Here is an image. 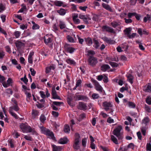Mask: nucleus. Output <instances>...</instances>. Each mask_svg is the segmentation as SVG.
<instances>
[{"label": "nucleus", "mask_w": 151, "mask_h": 151, "mask_svg": "<svg viewBox=\"0 0 151 151\" xmlns=\"http://www.w3.org/2000/svg\"><path fill=\"white\" fill-rule=\"evenodd\" d=\"M110 67L109 65L107 64H104L102 65L101 67V70L105 72L107 70L109 69Z\"/></svg>", "instance_id": "412c9836"}, {"label": "nucleus", "mask_w": 151, "mask_h": 151, "mask_svg": "<svg viewBox=\"0 0 151 151\" xmlns=\"http://www.w3.org/2000/svg\"><path fill=\"white\" fill-rule=\"evenodd\" d=\"M27 9L26 6L25 5L24 6L22 7L20 10H19L18 12L17 13H22L23 12L24 10Z\"/></svg>", "instance_id": "5fc2aeb1"}, {"label": "nucleus", "mask_w": 151, "mask_h": 151, "mask_svg": "<svg viewBox=\"0 0 151 151\" xmlns=\"http://www.w3.org/2000/svg\"><path fill=\"white\" fill-rule=\"evenodd\" d=\"M13 134L15 137L16 138H18V137L20 135L18 132L16 131H14L13 132Z\"/></svg>", "instance_id": "338daca9"}, {"label": "nucleus", "mask_w": 151, "mask_h": 151, "mask_svg": "<svg viewBox=\"0 0 151 151\" xmlns=\"http://www.w3.org/2000/svg\"><path fill=\"white\" fill-rule=\"evenodd\" d=\"M88 61L90 65L93 67L95 66L98 62L97 59L94 57H88Z\"/></svg>", "instance_id": "39448f33"}, {"label": "nucleus", "mask_w": 151, "mask_h": 151, "mask_svg": "<svg viewBox=\"0 0 151 151\" xmlns=\"http://www.w3.org/2000/svg\"><path fill=\"white\" fill-rule=\"evenodd\" d=\"M20 80L23 82L25 84H27V83L28 81V80L26 78V75H24V77L21 78Z\"/></svg>", "instance_id": "4c0bfd02"}, {"label": "nucleus", "mask_w": 151, "mask_h": 151, "mask_svg": "<svg viewBox=\"0 0 151 151\" xmlns=\"http://www.w3.org/2000/svg\"><path fill=\"white\" fill-rule=\"evenodd\" d=\"M67 142L68 139L65 137H64L63 138H60L58 141V143L61 144H66L67 143Z\"/></svg>", "instance_id": "a211bd4d"}, {"label": "nucleus", "mask_w": 151, "mask_h": 151, "mask_svg": "<svg viewBox=\"0 0 151 151\" xmlns=\"http://www.w3.org/2000/svg\"><path fill=\"white\" fill-rule=\"evenodd\" d=\"M64 130L65 132L68 133L70 130V128L68 125H65L64 128Z\"/></svg>", "instance_id": "473e14b6"}, {"label": "nucleus", "mask_w": 151, "mask_h": 151, "mask_svg": "<svg viewBox=\"0 0 151 151\" xmlns=\"http://www.w3.org/2000/svg\"><path fill=\"white\" fill-rule=\"evenodd\" d=\"M103 106L104 107V109L107 111L112 106V105L110 103L104 102L103 103Z\"/></svg>", "instance_id": "1a4fd4ad"}, {"label": "nucleus", "mask_w": 151, "mask_h": 151, "mask_svg": "<svg viewBox=\"0 0 151 151\" xmlns=\"http://www.w3.org/2000/svg\"><path fill=\"white\" fill-rule=\"evenodd\" d=\"M128 105L129 106L130 108H134L135 107V104L132 102H129L128 103Z\"/></svg>", "instance_id": "052dcab7"}, {"label": "nucleus", "mask_w": 151, "mask_h": 151, "mask_svg": "<svg viewBox=\"0 0 151 151\" xmlns=\"http://www.w3.org/2000/svg\"><path fill=\"white\" fill-rule=\"evenodd\" d=\"M102 5L103 7L105 9L109 11L110 12H112V9L111 7L105 3H103Z\"/></svg>", "instance_id": "bb28decb"}, {"label": "nucleus", "mask_w": 151, "mask_h": 151, "mask_svg": "<svg viewBox=\"0 0 151 151\" xmlns=\"http://www.w3.org/2000/svg\"><path fill=\"white\" fill-rule=\"evenodd\" d=\"M77 108L78 109L84 111H85V104L82 102H80Z\"/></svg>", "instance_id": "dca6fc26"}, {"label": "nucleus", "mask_w": 151, "mask_h": 151, "mask_svg": "<svg viewBox=\"0 0 151 151\" xmlns=\"http://www.w3.org/2000/svg\"><path fill=\"white\" fill-rule=\"evenodd\" d=\"M55 69V67L53 65H50L46 67L45 72L46 74L49 73L51 71V70H54Z\"/></svg>", "instance_id": "f3484780"}, {"label": "nucleus", "mask_w": 151, "mask_h": 151, "mask_svg": "<svg viewBox=\"0 0 151 151\" xmlns=\"http://www.w3.org/2000/svg\"><path fill=\"white\" fill-rule=\"evenodd\" d=\"M122 129V126L119 125L116 127L113 132V134L116 136L119 139H122L123 138V137L120 133V131Z\"/></svg>", "instance_id": "7ed1b4c3"}, {"label": "nucleus", "mask_w": 151, "mask_h": 151, "mask_svg": "<svg viewBox=\"0 0 151 151\" xmlns=\"http://www.w3.org/2000/svg\"><path fill=\"white\" fill-rule=\"evenodd\" d=\"M145 109L147 112L149 113L151 112L150 108L148 106L145 105Z\"/></svg>", "instance_id": "13d9d810"}, {"label": "nucleus", "mask_w": 151, "mask_h": 151, "mask_svg": "<svg viewBox=\"0 0 151 151\" xmlns=\"http://www.w3.org/2000/svg\"><path fill=\"white\" fill-rule=\"evenodd\" d=\"M146 150L147 151H151V144L150 143H147L146 146Z\"/></svg>", "instance_id": "de8ad7c7"}, {"label": "nucleus", "mask_w": 151, "mask_h": 151, "mask_svg": "<svg viewBox=\"0 0 151 151\" xmlns=\"http://www.w3.org/2000/svg\"><path fill=\"white\" fill-rule=\"evenodd\" d=\"M131 27H128L126 28L124 30V32L127 37H128V36L131 33Z\"/></svg>", "instance_id": "aec40b11"}, {"label": "nucleus", "mask_w": 151, "mask_h": 151, "mask_svg": "<svg viewBox=\"0 0 151 151\" xmlns=\"http://www.w3.org/2000/svg\"><path fill=\"white\" fill-rule=\"evenodd\" d=\"M24 138L26 140H27L32 141L33 140V139L31 137L28 136L27 135H25Z\"/></svg>", "instance_id": "bf43d9fd"}, {"label": "nucleus", "mask_w": 151, "mask_h": 151, "mask_svg": "<svg viewBox=\"0 0 151 151\" xmlns=\"http://www.w3.org/2000/svg\"><path fill=\"white\" fill-rule=\"evenodd\" d=\"M37 102L38 103V104H36V106L39 109H41L44 107V105L42 104L39 103L38 102Z\"/></svg>", "instance_id": "e2e57ef3"}, {"label": "nucleus", "mask_w": 151, "mask_h": 151, "mask_svg": "<svg viewBox=\"0 0 151 151\" xmlns=\"http://www.w3.org/2000/svg\"><path fill=\"white\" fill-rule=\"evenodd\" d=\"M66 62L68 64L70 65H73L75 66L76 65V63L73 59L70 58H67L65 60Z\"/></svg>", "instance_id": "ddd939ff"}, {"label": "nucleus", "mask_w": 151, "mask_h": 151, "mask_svg": "<svg viewBox=\"0 0 151 151\" xmlns=\"http://www.w3.org/2000/svg\"><path fill=\"white\" fill-rule=\"evenodd\" d=\"M104 30H105L107 32L111 33H114V29L111 28L106 25L104 26L102 28Z\"/></svg>", "instance_id": "2eb2a0df"}, {"label": "nucleus", "mask_w": 151, "mask_h": 151, "mask_svg": "<svg viewBox=\"0 0 151 151\" xmlns=\"http://www.w3.org/2000/svg\"><path fill=\"white\" fill-rule=\"evenodd\" d=\"M52 147L53 151H60L62 149V148L60 146H56L54 145H53Z\"/></svg>", "instance_id": "393cba45"}, {"label": "nucleus", "mask_w": 151, "mask_h": 151, "mask_svg": "<svg viewBox=\"0 0 151 151\" xmlns=\"http://www.w3.org/2000/svg\"><path fill=\"white\" fill-rule=\"evenodd\" d=\"M20 127L24 133H32V134H36L37 132L34 128H32L27 123H22L20 125Z\"/></svg>", "instance_id": "f257e3e1"}, {"label": "nucleus", "mask_w": 151, "mask_h": 151, "mask_svg": "<svg viewBox=\"0 0 151 151\" xmlns=\"http://www.w3.org/2000/svg\"><path fill=\"white\" fill-rule=\"evenodd\" d=\"M92 97L93 99H97L99 98V96L98 94L94 93L92 95Z\"/></svg>", "instance_id": "6e6d98bb"}, {"label": "nucleus", "mask_w": 151, "mask_h": 151, "mask_svg": "<svg viewBox=\"0 0 151 151\" xmlns=\"http://www.w3.org/2000/svg\"><path fill=\"white\" fill-rule=\"evenodd\" d=\"M9 113L11 115L13 116L14 118H15L16 119H18V116L17 114L13 112L12 111H9Z\"/></svg>", "instance_id": "a18cd8bd"}, {"label": "nucleus", "mask_w": 151, "mask_h": 151, "mask_svg": "<svg viewBox=\"0 0 151 151\" xmlns=\"http://www.w3.org/2000/svg\"><path fill=\"white\" fill-rule=\"evenodd\" d=\"M85 99V96H83L78 95L76 96V99L77 100H83Z\"/></svg>", "instance_id": "e433bc0d"}, {"label": "nucleus", "mask_w": 151, "mask_h": 151, "mask_svg": "<svg viewBox=\"0 0 151 151\" xmlns=\"http://www.w3.org/2000/svg\"><path fill=\"white\" fill-rule=\"evenodd\" d=\"M146 102L149 105L151 104V97L149 96H147V98L146 99Z\"/></svg>", "instance_id": "3c124183"}, {"label": "nucleus", "mask_w": 151, "mask_h": 151, "mask_svg": "<svg viewBox=\"0 0 151 151\" xmlns=\"http://www.w3.org/2000/svg\"><path fill=\"white\" fill-rule=\"evenodd\" d=\"M127 78V80L129 81L131 84L133 83V77L131 74H129L128 75H126Z\"/></svg>", "instance_id": "a878e982"}, {"label": "nucleus", "mask_w": 151, "mask_h": 151, "mask_svg": "<svg viewBox=\"0 0 151 151\" xmlns=\"http://www.w3.org/2000/svg\"><path fill=\"white\" fill-rule=\"evenodd\" d=\"M93 43L95 45L94 46V47L96 49H97L99 46V42L96 40H93Z\"/></svg>", "instance_id": "58836bf2"}, {"label": "nucleus", "mask_w": 151, "mask_h": 151, "mask_svg": "<svg viewBox=\"0 0 151 151\" xmlns=\"http://www.w3.org/2000/svg\"><path fill=\"white\" fill-rule=\"evenodd\" d=\"M40 129L42 133L46 136L50 137V138L53 140L56 141L53 133L49 129L45 128L43 126L41 127Z\"/></svg>", "instance_id": "f03ea898"}, {"label": "nucleus", "mask_w": 151, "mask_h": 151, "mask_svg": "<svg viewBox=\"0 0 151 151\" xmlns=\"http://www.w3.org/2000/svg\"><path fill=\"white\" fill-rule=\"evenodd\" d=\"M30 71L31 72V75L32 76H35L36 73V71L32 68H30Z\"/></svg>", "instance_id": "680f3d73"}, {"label": "nucleus", "mask_w": 151, "mask_h": 151, "mask_svg": "<svg viewBox=\"0 0 151 151\" xmlns=\"http://www.w3.org/2000/svg\"><path fill=\"white\" fill-rule=\"evenodd\" d=\"M111 24L114 28H116L117 26L119 25V23L115 22H111Z\"/></svg>", "instance_id": "37998d69"}, {"label": "nucleus", "mask_w": 151, "mask_h": 151, "mask_svg": "<svg viewBox=\"0 0 151 151\" xmlns=\"http://www.w3.org/2000/svg\"><path fill=\"white\" fill-rule=\"evenodd\" d=\"M86 44L89 46L91 45L92 43V40L90 38H88L87 39H86Z\"/></svg>", "instance_id": "72a5a7b5"}, {"label": "nucleus", "mask_w": 151, "mask_h": 151, "mask_svg": "<svg viewBox=\"0 0 151 151\" xmlns=\"http://www.w3.org/2000/svg\"><path fill=\"white\" fill-rule=\"evenodd\" d=\"M64 47L65 51L70 54L73 53L75 50L74 48L70 47L69 44L66 43L64 45Z\"/></svg>", "instance_id": "423d86ee"}, {"label": "nucleus", "mask_w": 151, "mask_h": 151, "mask_svg": "<svg viewBox=\"0 0 151 151\" xmlns=\"http://www.w3.org/2000/svg\"><path fill=\"white\" fill-rule=\"evenodd\" d=\"M0 32L4 34L5 37H6V36L7 35V34L6 32L1 27H0Z\"/></svg>", "instance_id": "0e129e2a"}, {"label": "nucleus", "mask_w": 151, "mask_h": 151, "mask_svg": "<svg viewBox=\"0 0 151 151\" xmlns=\"http://www.w3.org/2000/svg\"><path fill=\"white\" fill-rule=\"evenodd\" d=\"M21 34V32L19 31H15L14 33V35L16 38L19 37Z\"/></svg>", "instance_id": "f704fd0d"}, {"label": "nucleus", "mask_w": 151, "mask_h": 151, "mask_svg": "<svg viewBox=\"0 0 151 151\" xmlns=\"http://www.w3.org/2000/svg\"><path fill=\"white\" fill-rule=\"evenodd\" d=\"M67 10L63 8H61L60 9L57 10V12L60 15L63 16L66 14Z\"/></svg>", "instance_id": "4468645a"}, {"label": "nucleus", "mask_w": 151, "mask_h": 151, "mask_svg": "<svg viewBox=\"0 0 151 151\" xmlns=\"http://www.w3.org/2000/svg\"><path fill=\"white\" fill-rule=\"evenodd\" d=\"M67 38L69 42L72 43H73L75 42V41L74 39L70 35H68L67 37Z\"/></svg>", "instance_id": "ea45409f"}, {"label": "nucleus", "mask_w": 151, "mask_h": 151, "mask_svg": "<svg viewBox=\"0 0 151 151\" xmlns=\"http://www.w3.org/2000/svg\"><path fill=\"white\" fill-rule=\"evenodd\" d=\"M19 108L18 105H14L9 108V110L10 111H13V110H14L15 111L17 112L19 110Z\"/></svg>", "instance_id": "6ab92c4d"}, {"label": "nucleus", "mask_w": 151, "mask_h": 151, "mask_svg": "<svg viewBox=\"0 0 151 151\" xmlns=\"http://www.w3.org/2000/svg\"><path fill=\"white\" fill-rule=\"evenodd\" d=\"M104 40L107 43L110 44H113L114 43L115 41L113 40H112L111 39L109 38L106 37H104Z\"/></svg>", "instance_id": "5701e85b"}, {"label": "nucleus", "mask_w": 151, "mask_h": 151, "mask_svg": "<svg viewBox=\"0 0 151 151\" xmlns=\"http://www.w3.org/2000/svg\"><path fill=\"white\" fill-rule=\"evenodd\" d=\"M32 23L33 24V26L32 27V29H37L39 28L40 27L38 25L35 24L34 22H33Z\"/></svg>", "instance_id": "c03bdc74"}, {"label": "nucleus", "mask_w": 151, "mask_h": 151, "mask_svg": "<svg viewBox=\"0 0 151 151\" xmlns=\"http://www.w3.org/2000/svg\"><path fill=\"white\" fill-rule=\"evenodd\" d=\"M111 140L116 145L118 144L117 140L114 136L111 135Z\"/></svg>", "instance_id": "2f4dec72"}, {"label": "nucleus", "mask_w": 151, "mask_h": 151, "mask_svg": "<svg viewBox=\"0 0 151 151\" xmlns=\"http://www.w3.org/2000/svg\"><path fill=\"white\" fill-rule=\"evenodd\" d=\"M40 119L41 122L43 123L46 120V118L44 114H42L40 116Z\"/></svg>", "instance_id": "c9c22d12"}, {"label": "nucleus", "mask_w": 151, "mask_h": 151, "mask_svg": "<svg viewBox=\"0 0 151 151\" xmlns=\"http://www.w3.org/2000/svg\"><path fill=\"white\" fill-rule=\"evenodd\" d=\"M109 64L113 67H117L119 65L118 64L113 62H110Z\"/></svg>", "instance_id": "a19ab883"}, {"label": "nucleus", "mask_w": 151, "mask_h": 151, "mask_svg": "<svg viewBox=\"0 0 151 151\" xmlns=\"http://www.w3.org/2000/svg\"><path fill=\"white\" fill-rule=\"evenodd\" d=\"M52 115L55 117H57L59 115V113L58 112L54 111H52Z\"/></svg>", "instance_id": "69168bd1"}, {"label": "nucleus", "mask_w": 151, "mask_h": 151, "mask_svg": "<svg viewBox=\"0 0 151 151\" xmlns=\"http://www.w3.org/2000/svg\"><path fill=\"white\" fill-rule=\"evenodd\" d=\"M95 54L93 50H89L87 51V55L88 57H93V56Z\"/></svg>", "instance_id": "c85d7f7f"}, {"label": "nucleus", "mask_w": 151, "mask_h": 151, "mask_svg": "<svg viewBox=\"0 0 151 151\" xmlns=\"http://www.w3.org/2000/svg\"><path fill=\"white\" fill-rule=\"evenodd\" d=\"M63 4V2L60 1L56 0L54 2V5L58 6H62Z\"/></svg>", "instance_id": "cd10ccee"}, {"label": "nucleus", "mask_w": 151, "mask_h": 151, "mask_svg": "<svg viewBox=\"0 0 151 151\" xmlns=\"http://www.w3.org/2000/svg\"><path fill=\"white\" fill-rule=\"evenodd\" d=\"M59 27L61 29H64L66 27V25L65 24V23L62 21H60L59 24Z\"/></svg>", "instance_id": "7c9ffc66"}, {"label": "nucleus", "mask_w": 151, "mask_h": 151, "mask_svg": "<svg viewBox=\"0 0 151 151\" xmlns=\"http://www.w3.org/2000/svg\"><path fill=\"white\" fill-rule=\"evenodd\" d=\"M5 48L6 49V52H8L9 53H10L11 52V49L9 47V46L8 45L6 46L5 47Z\"/></svg>", "instance_id": "4d7b16f0"}, {"label": "nucleus", "mask_w": 151, "mask_h": 151, "mask_svg": "<svg viewBox=\"0 0 151 151\" xmlns=\"http://www.w3.org/2000/svg\"><path fill=\"white\" fill-rule=\"evenodd\" d=\"M62 103V102H59V101H54L52 102V105H54L57 106H60V105Z\"/></svg>", "instance_id": "603ef678"}, {"label": "nucleus", "mask_w": 151, "mask_h": 151, "mask_svg": "<svg viewBox=\"0 0 151 151\" xmlns=\"http://www.w3.org/2000/svg\"><path fill=\"white\" fill-rule=\"evenodd\" d=\"M5 53L1 49H0V59H2L5 56Z\"/></svg>", "instance_id": "79ce46f5"}, {"label": "nucleus", "mask_w": 151, "mask_h": 151, "mask_svg": "<svg viewBox=\"0 0 151 151\" xmlns=\"http://www.w3.org/2000/svg\"><path fill=\"white\" fill-rule=\"evenodd\" d=\"M5 80V77L0 74V82L2 83V85L3 84V83L5 82L4 81Z\"/></svg>", "instance_id": "49530a36"}, {"label": "nucleus", "mask_w": 151, "mask_h": 151, "mask_svg": "<svg viewBox=\"0 0 151 151\" xmlns=\"http://www.w3.org/2000/svg\"><path fill=\"white\" fill-rule=\"evenodd\" d=\"M85 117V114H80L78 118V120L79 121H81L82 119H83Z\"/></svg>", "instance_id": "09e8293b"}, {"label": "nucleus", "mask_w": 151, "mask_h": 151, "mask_svg": "<svg viewBox=\"0 0 151 151\" xmlns=\"http://www.w3.org/2000/svg\"><path fill=\"white\" fill-rule=\"evenodd\" d=\"M143 90L145 92H151V83H148L143 87Z\"/></svg>", "instance_id": "f8f14e48"}, {"label": "nucleus", "mask_w": 151, "mask_h": 151, "mask_svg": "<svg viewBox=\"0 0 151 151\" xmlns=\"http://www.w3.org/2000/svg\"><path fill=\"white\" fill-rule=\"evenodd\" d=\"M39 111L33 109L32 112V116L33 119H35L39 115Z\"/></svg>", "instance_id": "4be33fe9"}, {"label": "nucleus", "mask_w": 151, "mask_h": 151, "mask_svg": "<svg viewBox=\"0 0 151 151\" xmlns=\"http://www.w3.org/2000/svg\"><path fill=\"white\" fill-rule=\"evenodd\" d=\"M82 83L81 80V79L78 80L76 82V87H80L81 86Z\"/></svg>", "instance_id": "864d4df0"}, {"label": "nucleus", "mask_w": 151, "mask_h": 151, "mask_svg": "<svg viewBox=\"0 0 151 151\" xmlns=\"http://www.w3.org/2000/svg\"><path fill=\"white\" fill-rule=\"evenodd\" d=\"M75 142L73 145V147L74 149L78 150L79 147L78 143L80 141V137L79 134L76 133L75 134Z\"/></svg>", "instance_id": "20e7f679"}, {"label": "nucleus", "mask_w": 151, "mask_h": 151, "mask_svg": "<svg viewBox=\"0 0 151 151\" xmlns=\"http://www.w3.org/2000/svg\"><path fill=\"white\" fill-rule=\"evenodd\" d=\"M93 82L95 85L96 89L97 91H102V88L99 84V83L95 80H93Z\"/></svg>", "instance_id": "9b49d317"}, {"label": "nucleus", "mask_w": 151, "mask_h": 151, "mask_svg": "<svg viewBox=\"0 0 151 151\" xmlns=\"http://www.w3.org/2000/svg\"><path fill=\"white\" fill-rule=\"evenodd\" d=\"M43 39L44 42L46 45L51 43L52 42V38L51 37H48L47 39L46 37H44Z\"/></svg>", "instance_id": "b1692460"}, {"label": "nucleus", "mask_w": 151, "mask_h": 151, "mask_svg": "<svg viewBox=\"0 0 151 151\" xmlns=\"http://www.w3.org/2000/svg\"><path fill=\"white\" fill-rule=\"evenodd\" d=\"M15 46L18 50H20L22 47H24L25 44L19 40H17L15 42Z\"/></svg>", "instance_id": "0eeeda50"}, {"label": "nucleus", "mask_w": 151, "mask_h": 151, "mask_svg": "<svg viewBox=\"0 0 151 151\" xmlns=\"http://www.w3.org/2000/svg\"><path fill=\"white\" fill-rule=\"evenodd\" d=\"M24 93L27 96V100H27V98L29 99H30V98L31 97V94L29 93H28L26 91H24Z\"/></svg>", "instance_id": "8fccbe9b"}, {"label": "nucleus", "mask_w": 151, "mask_h": 151, "mask_svg": "<svg viewBox=\"0 0 151 151\" xmlns=\"http://www.w3.org/2000/svg\"><path fill=\"white\" fill-rule=\"evenodd\" d=\"M51 94L52 99H60V97L57 94L56 91L55 89V87H53L52 89Z\"/></svg>", "instance_id": "6e6552de"}, {"label": "nucleus", "mask_w": 151, "mask_h": 151, "mask_svg": "<svg viewBox=\"0 0 151 151\" xmlns=\"http://www.w3.org/2000/svg\"><path fill=\"white\" fill-rule=\"evenodd\" d=\"M150 119L148 117H145L142 120V122L145 125H147V124L150 122Z\"/></svg>", "instance_id": "c756f323"}, {"label": "nucleus", "mask_w": 151, "mask_h": 151, "mask_svg": "<svg viewBox=\"0 0 151 151\" xmlns=\"http://www.w3.org/2000/svg\"><path fill=\"white\" fill-rule=\"evenodd\" d=\"M41 97L45 99L46 98V95L45 94L44 92L43 91H40V92Z\"/></svg>", "instance_id": "774afa93"}, {"label": "nucleus", "mask_w": 151, "mask_h": 151, "mask_svg": "<svg viewBox=\"0 0 151 151\" xmlns=\"http://www.w3.org/2000/svg\"><path fill=\"white\" fill-rule=\"evenodd\" d=\"M12 83L13 81L12 79L11 78H9L7 81V83L6 82L3 83V86L4 88H7L9 86H12Z\"/></svg>", "instance_id": "9d476101"}]
</instances>
